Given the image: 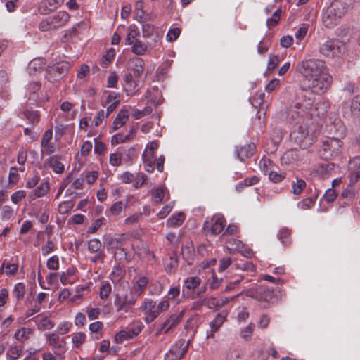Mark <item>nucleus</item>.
Masks as SVG:
<instances>
[{
    "mask_svg": "<svg viewBox=\"0 0 360 360\" xmlns=\"http://www.w3.org/2000/svg\"><path fill=\"white\" fill-rule=\"evenodd\" d=\"M290 231L288 229H283L280 231L279 239L284 245L290 243Z\"/></svg>",
    "mask_w": 360,
    "mask_h": 360,
    "instance_id": "40",
    "label": "nucleus"
},
{
    "mask_svg": "<svg viewBox=\"0 0 360 360\" xmlns=\"http://www.w3.org/2000/svg\"><path fill=\"white\" fill-rule=\"evenodd\" d=\"M201 279L197 276H192L184 281V287L188 290H194L200 285Z\"/></svg>",
    "mask_w": 360,
    "mask_h": 360,
    "instance_id": "27",
    "label": "nucleus"
},
{
    "mask_svg": "<svg viewBox=\"0 0 360 360\" xmlns=\"http://www.w3.org/2000/svg\"><path fill=\"white\" fill-rule=\"evenodd\" d=\"M124 207H125V205H124L122 201H117L111 206L110 212L113 215H118L122 212Z\"/></svg>",
    "mask_w": 360,
    "mask_h": 360,
    "instance_id": "43",
    "label": "nucleus"
},
{
    "mask_svg": "<svg viewBox=\"0 0 360 360\" xmlns=\"http://www.w3.org/2000/svg\"><path fill=\"white\" fill-rule=\"evenodd\" d=\"M134 75L131 73H127L124 77L125 84L129 88L130 91H137L139 87L143 84L144 81H140L136 78L134 79Z\"/></svg>",
    "mask_w": 360,
    "mask_h": 360,
    "instance_id": "17",
    "label": "nucleus"
},
{
    "mask_svg": "<svg viewBox=\"0 0 360 360\" xmlns=\"http://www.w3.org/2000/svg\"><path fill=\"white\" fill-rule=\"evenodd\" d=\"M231 264V259L229 257H223L219 260V271H225Z\"/></svg>",
    "mask_w": 360,
    "mask_h": 360,
    "instance_id": "53",
    "label": "nucleus"
},
{
    "mask_svg": "<svg viewBox=\"0 0 360 360\" xmlns=\"http://www.w3.org/2000/svg\"><path fill=\"white\" fill-rule=\"evenodd\" d=\"M132 63H134L133 72L134 77L139 79L144 70L145 63L143 60L140 58L134 59Z\"/></svg>",
    "mask_w": 360,
    "mask_h": 360,
    "instance_id": "22",
    "label": "nucleus"
},
{
    "mask_svg": "<svg viewBox=\"0 0 360 360\" xmlns=\"http://www.w3.org/2000/svg\"><path fill=\"white\" fill-rule=\"evenodd\" d=\"M21 349L19 347H12L8 351V353H7V355L13 359H16L18 356H20V354H21Z\"/></svg>",
    "mask_w": 360,
    "mask_h": 360,
    "instance_id": "55",
    "label": "nucleus"
},
{
    "mask_svg": "<svg viewBox=\"0 0 360 360\" xmlns=\"http://www.w3.org/2000/svg\"><path fill=\"white\" fill-rule=\"evenodd\" d=\"M112 290L111 285L108 283L103 284L100 288V297L101 299H106L108 297Z\"/></svg>",
    "mask_w": 360,
    "mask_h": 360,
    "instance_id": "44",
    "label": "nucleus"
},
{
    "mask_svg": "<svg viewBox=\"0 0 360 360\" xmlns=\"http://www.w3.org/2000/svg\"><path fill=\"white\" fill-rule=\"evenodd\" d=\"M54 244L51 240H49L46 245L41 247V251L43 255H46L49 254L51 251L54 250Z\"/></svg>",
    "mask_w": 360,
    "mask_h": 360,
    "instance_id": "60",
    "label": "nucleus"
},
{
    "mask_svg": "<svg viewBox=\"0 0 360 360\" xmlns=\"http://www.w3.org/2000/svg\"><path fill=\"white\" fill-rule=\"evenodd\" d=\"M26 119L31 124V128H33L37 124L39 123L40 120V114L39 111H33L26 110L23 112Z\"/></svg>",
    "mask_w": 360,
    "mask_h": 360,
    "instance_id": "23",
    "label": "nucleus"
},
{
    "mask_svg": "<svg viewBox=\"0 0 360 360\" xmlns=\"http://www.w3.org/2000/svg\"><path fill=\"white\" fill-rule=\"evenodd\" d=\"M115 56V49L111 48L110 49L106 54L103 56V63L106 65L109 64L112 61Z\"/></svg>",
    "mask_w": 360,
    "mask_h": 360,
    "instance_id": "59",
    "label": "nucleus"
},
{
    "mask_svg": "<svg viewBox=\"0 0 360 360\" xmlns=\"http://www.w3.org/2000/svg\"><path fill=\"white\" fill-rule=\"evenodd\" d=\"M146 176L143 173H139L136 174L135 179L134 178V186L136 188L141 187L145 183Z\"/></svg>",
    "mask_w": 360,
    "mask_h": 360,
    "instance_id": "46",
    "label": "nucleus"
},
{
    "mask_svg": "<svg viewBox=\"0 0 360 360\" xmlns=\"http://www.w3.org/2000/svg\"><path fill=\"white\" fill-rule=\"evenodd\" d=\"M141 292L135 294L132 290L128 294L123 296L117 295L115 304L117 306L118 311H124L127 312L128 310L135 304L137 297Z\"/></svg>",
    "mask_w": 360,
    "mask_h": 360,
    "instance_id": "10",
    "label": "nucleus"
},
{
    "mask_svg": "<svg viewBox=\"0 0 360 360\" xmlns=\"http://www.w3.org/2000/svg\"><path fill=\"white\" fill-rule=\"evenodd\" d=\"M148 283V280L146 277L140 278L136 282V285L135 286V290L137 291V293L142 292L145 287Z\"/></svg>",
    "mask_w": 360,
    "mask_h": 360,
    "instance_id": "49",
    "label": "nucleus"
},
{
    "mask_svg": "<svg viewBox=\"0 0 360 360\" xmlns=\"http://www.w3.org/2000/svg\"><path fill=\"white\" fill-rule=\"evenodd\" d=\"M147 50V46L141 41L136 39L132 46V51L136 55H143Z\"/></svg>",
    "mask_w": 360,
    "mask_h": 360,
    "instance_id": "29",
    "label": "nucleus"
},
{
    "mask_svg": "<svg viewBox=\"0 0 360 360\" xmlns=\"http://www.w3.org/2000/svg\"><path fill=\"white\" fill-rule=\"evenodd\" d=\"M226 320V316L222 313H219L216 315L213 321L210 323L211 327V333L207 335V338H212L214 333L218 330L223 323Z\"/></svg>",
    "mask_w": 360,
    "mask_h": 360,
    "instance_id": "20",
    "label": "nucleus"
},
{
    "mask_svg": "<svg viewBox=\"0 0 360 360\" xmlns=\"http://www.w3.org/2000/svg\"><path fill=\"white\" fill-rule=\"evenodd\" d=\"M47 267L49 269L51 270H57L59 268V259L58 257L56 255H54L51 257H50L47 260L46 263Z\"/></svg>",
    "mask_w": 360,
    "mask_h": 360,
    "instance_id": "41",
    "label": "nucleus"
},
{
    "mask_svg": "<svg viewBox=\"0 0 360 360\" xmlns=\"http://www.w3.org/2000/svg\"><path fill=\"white\" fill-rule=\"evenodd\" d=\"M281 10L280 8L276 9L274 11L272 16L270 18L267 19V20H266L267 27H269L270 26H276L279 22V20L281 18Z\"/></svg>",
    "mask_w": 360,
    "mask_h": 360,
    "instance_id": "33",
    "label": "nucleus"
},
{
    "mask_svg": "<svg viewBox=\"0 0 360 360\" xmlns=\"http://www.w3.org/2000/svg\"><path fill=\"white\" fill-rule=\"evenodd\" d=\"M86 335L82 332L77 333L72 337V342L75 347L79 348L84 342Z\"/></svg>",
    "mask_w": 360,
    "mask_h": 360,
    "instance_id": "35",
    "label": "nucleus"
},
{
    "mask_svg": "<svg viewBox=\"0 0 360 360\" xmlns=\"http://www.w3.org/2000/svg\"><path fill=\"white\" fill-rule=\"evenodd\" d=\"M226 225V220L224 217H218L212 224L210 231L212 234L217 235L220 233Z\"/></svg>",
    "mask_w": 360,
    "mask_h": 360,
    "instance_id": "24",
    "label": "nucleus"
},
{
    "mask_svg": "<svg viewBox=\"0 0 360 360\" xmlns=\"http://www.w3.org/2000/svg\"><path fill=\"white\" fill-rule=\"evenodd\" d=\"M98 176V173L96 171H92V172H88L85 176L86 182L89 184H94L96 181V180L97 179Z\"/></svg>",
    "mask_w": 360,
    "mask_h": 360,
    "instance_id": "62",
    "label": "nucleus"
},
{
    "mask_svg": "<svg viewBox=\"0 0 360 360\" xmlns=\"http://www.w3.org/2000/svg\"><path fill=\"white\" fill-rule=\"evenodd\" d=\"M115 252H114V258L115 260L121 262L122 261H127V252H126V250L122 248H117L115 249Z\"/></svg>",
    "mask_w": 360,
    "mask_h": 360,
    "instance_id": "38",
    "label": "nucleus"
},
{
    "mask_svg": "<svg viewBox=\"0 0 360 360\" xmlns=\"http://www.w3.org/2000/svg\"><path fill=\"white\" fill-rule=\"evenodd\" d=\"M255 150V145L252 143L245 145L240 149L236 148L235 153L237 158L240 161H245V159L250 158L253 155Z\"/></svg>",
    "mask_w": 360,
    "mask_h": 360,
    "instance_id": "14",
    "label": "nucleus"
},
{
    "mask_svg": "<svg viewBox=\"0 0 360 360\" xmlns=\"http://www.w3.org/2000/svg\"><path fill=\"white\" fill-rule=\"evenodd\" d=\"M246 296L257 300L259 301L269 302L274 297V292L266 285H255L249 289L243 290Z\"/></svg>",
    "mask_w": 360,
    "mask_h": 360,
    "instance_id": "7",
    "label": "nucleus"
},
{
    "mask_svg": "<svg viewBox=\"0 0 360 360\" xmlns=\"http://www.w3.org/2000/svg\"><path fill=\"white\" fill-rule=\"evenodd\" d=\"M190 340H179L165 355V360H179L187 352Z\"/></svg>",
    "mask_w": 360,
    "mask_h": 360,
    "instance_id": "9",
    "label": "nucleus"
},
{
    "mask_svg": "<svg viewBox=\"0 0 360 360\" xmlns=\"http://www.w3.org/2000/svg\"><path fill=\"white\" fill-rule=\"evenodd\" d=\"M319 131L300 126L290 134V138L300 148L306 149L311 146L317 139Z\"/></svg>",
    "mask_w": 360,
    "mask_h": 360,
    "instance_id": "3",
    "label": "nucleus"
},
{
    "mask_svg": "<svg viewBox=\"0 0 360 360\" xmlns=\"http://www.w3.org/2000/svg\"><path fill=\"white\" fill-rule=\"evenodd\" d=\"M69 68L70 63L67 61L49 65L46 70V78L52 83L57 82L67 74Z\"/></svg>",
    "mask_w": 360,
    "mask_h": 360,
    "instance_id": "6",
    "label": "nucleus"
},
{
    "mask_svg": "<svg viewBox=\"0 0 360 360\" xmlns=\"http://www.w3.org/2000/svg\"><path fill=\"white\" fill-rule=\"evenodd\" d=\"M155 30V27L154 25L148 23L143 24L142 25L143 37L145 38H148L151 37L153 34Z\"/></svg>",
    "mask_w": 360,
    "mask_h": 360,
    "instance_id": "37",
    "label": "nucleus"
},
{
    "mask_svg": "<svg viewBox=\"0 0 360 360\" xmlns=\"http://www.w3.org/2000/svg\"><path fill=\"white\" fill-rule=\"evenodd\" d=\"M18 269V265L16 264H5V274L6 275H14Z\"/></svg>",
    "mask_w": 360,
    "mask_h": 360,
    "instance_id": "56",
    "label": "nucleus"
},
{
    "mask_svg": "<svg viewBox=\"0 0 360 360\" xmlns=\"http://www.w3.org/2000/svg\"><path fill=\"white\" fill-rule=\"evenodd\" d=\"M14 295L18 300L23 298L25 295V285L22 283H18L15 285Z\"/></svg>",
    "mask_w": 360,
    "mask_h": 360,
    "instance_id": "39",
    "label": "nucleus"
},
{
    "mask_svg": "<svg viewBox=\"0 0 360 360\" xmlns=\"http://www.w3.org/2000/svg\"><path fill=\"white\" fill-rule=\"evenodd\" d=\"M95 141V146H94V153L98 155H102L105 153L106 150V147L105 144L99 141H97L96 139H94Z\"/></svg>",
    "mask_w": 360,
    "mask_h": 360,
    "instance_id": "52",
    "label": "nucleus"
},
{
    "mask_svg": "<svg viewBox=\"0 0 360 360\" xmlns=\"http://www.w3.org/2000/svg\"><path fill=\"white\" fill-rule=\"evenodd\" d=\"M153 198L156 203H160L165 196V189L162 187L156 188L152 193Z\"/></svg>",
    "mask_w": 360,
    "mask_h": 360,
    "instance_id": "36",
    "label": "nucleus"
},
{
    "mask_svg": "<svg viewBox=\"0 0 360 360\" xmlns=\"http://www.w3.org/2000/svg\"><path fill=\"white\" fill-rule=\"evenodd\" d=\"M307 186L306 182L302 179L297 178L296 181H293L292 184V193L294 195H300L304 188Z\"/></svg>",
    "mask_w": 360,
    "mask_h": 360,
    "instance_id": "28",
    "label": "nucleus"
},
{
    "mask_svg": "<svg viewBox=\"0 0 360 360\" xmlns=\"http://www.w3.org/2000/svg\"><path fill=\"white\" fill-rule=\"evenodd\" d=\"M60 160V156L53 155L49 158L47 164L56 173L62 174L65 170V166Z\"/></svg>",
    "mask_w": 360,
    "mask_h": 360,
    "instance_id": "18",
    "label": "nucleus"
},
{
    "mask_svg": "<svg viewBox=\"0 0 360 360\" xmlns=\"http://www.w3.org/2000/svg\"><path fill=\"white\" fill-rule=\"evenodd\" d=\"M280 83L279 79H271L265 86V89L267 92L273 91Z\"/></svg>",
    "mask_w": 360,
    "mask_h": 360,
    "instance_id": "63",
    "label": "nucleus"
},
{
    "mask_svg": "<svg viewBox=\"0 0 360 360\" xmlns=\"http://www.w3.org/2000/svg\"><path fill=\"white\" fill-rule=\"evenodd\" d=\"M46 60L43 58H36L31 60L28 65L30 74H36L44 68Z\"/></svg>",
    "mask_w": 360,
    "mask_h": 360,
    "instance_id": "19",
    "label": "nucleus"
},
{
    "mask_svg": "<svg viewBox=\"0 0 360 360\" xmlns=\"http://www.w3.org/2000/svg\"><path fill=\"white\" fill-rule=\"evenodd\" d=\"M129 118V112L127 110H120L113 122V129L117 130L123 126Z\"/></svg>",
    "mask_w": 360,
    "mask_h": 360,
    "instance_id": "21",
    "label": "nucleus"
},
{
    "mask_svg": "<svg viewBox=\"0 0 360 360\" xmlns=\"http://www.w3.org/2000/svg\"><path fill=\"white\" fill-rule=\"evenodd\" d=\"M354 0H334L323 15V23L327 28L335 26L352 6Z\"/></svg>",
    "mask_w": 360,
    "mask_h": 360,
    "instance_id": "2",
    "label": "nucleus"
},
{
    "mask_svg": "<svg viewBox=\"0 0 360 360\" xmlns=\"http://www.w3.org/2000/svg\"><path fill=\"white\" fill-rule=\"evenodd\" d=\"M125 137L121 134H117L112 136L111 144L116 146L120 143L126 142Z\"/></svg>",
    "mask_w": 360,
    "mask_h": 360,
    "instance_id": "61",
    "label": "nucleus"
},
{
    "mask_svg": "<svg viewBox=\"0 0 360 360\" xmlns=\"http://www.w3.org/2000/svg\"><path fill=\"white\" fill-rule=\"evenodd\" d=\"M126 240L124 234H121L117 238L108 236L105 238V244L108 249H117L122 248Z\"/></svg>",
    "mask_w": 360,
    "mask_h": 360,
    "instance_id": "16",
    "label": "nucleus"
},
{
    "mask_svg": "<svg viewBox=\"0 0 360 360\" xmlns=\"http://www.w3.org/2000/svg\"><path fill=\"white\" fill-rule=\"evenodd\" d=\"M182 255L184 259H190L193 255V248L189 244L184 245L181 248Z\"/></svg>",
    "mask_w": 360,
    "mask_h": 360,
    "instance_id": "51",
    "label": "nucleus"
},
{
    "mask_svg": "<svg viewBox=\"0 0 360 360\" xmlns=\"http://www.w3.org/2000/svg\"><path fill=\"white\" fill-rule=\"evenodd\" d=\"M92 150V143L86 141L83 143L82 148H81V155L83 156L87 155Z\"/></svg>",
    "mask_w": 360,
    "mask_h": 360,
    "instance_id": "57",
    "label": "nucleus"
},
{
    "mask_svg": "<svg viewBox=\"0 0 360 360\" xmlns=\"http://www.w3.org/2000/svg\"><path fill=\"white\" fill-rule=\"evenodd\" d=\"M341 141L338 138L329 139L323 142L319 154L323 160H330L338 155L341 148Z\"/></svg>",
    "mask_w": 360,
    "mask_h": 360,
    "instance_id": "5",
    "label": "nucleus"
},
{
    "mask_svg": "<svg viewBox=\"0 0 360 360\" xmlns=\"http://www.w3.org/2000/svg\"><path fill=\"white\" fill-rule=\"evenodd\" d=\"M285 177V173H278L276 172H271L269 174L270 181L274 183H279L282 181Z\"/></svg>",
    "mask_w": 360,
    "mask_h": 360,
    "instance_id": "42",
    "label": "nucleus"
},
{
    "mask_svg": "<svg viewBox=\"0 0 360 360\" xmlns=\"http://www.w3.org/2000/svg\"><path fill=\"white\" fill-rule=\"evenodd\" d=\"M259 180V179L256 176H253L250 178H246L236 186V189L240 192L243 189L245 186H250L257 184Z\"/></svg>",
    "mask_w": 360,
    "mask_h": 360,
    "instance_id": "25",
    "label": "nucleus"
},
{
    "mask_svg": "<svg viewBox=\"0 0 360 360\" xmlns=\"http://www.w3.org/2000/svg\"><path fill=\"white\" fill-rule=\"evenodd\" d=\"M184 315V311L179 314H172L162 325L161 330H165V333L169 330L177 326L181 321Z\"/></svg>",
    "mask_w": 360,
    "mask_h": 360,
    "instance_id": "15",
    "label": "nucleus"
},
{
    "mask_svg": "<svg viewBox=\"0 0 360 360\" xmlns=\"http://www.w3.org/2000/svg\"><path fill=\"white\" fill-rule=\"evenodd\" d=\"M326 70V63L321 60L311 58L298 62L295 71L302 77L300 82L301 89L316 95L326 93L333 82L332 77Z\"/></svg>",
    "mask_w": 360,
    "mask_h": 360,
    "instance_id": "1",
    "label": "nucleus"
},
{
    "mask_svg": "<svg viewBox=\"0 0 360 360\" xmlns=\"http://www.w3.org/2000/svg\"><path fill=\"white\" fill-rule=\"evenodd\" d=\"M102 243L98 239H91L88 242V250L90 252H100Z\"/></svg>",
    "mask_w": 360,
    "mask_h": 360,
    "instance_id": "31",
    "label": "nucleus"
},
{
    "mask_svg": "<svg viewBox=\"0 0 360 360\" xmlns=\"http://www.w3.org/2000/svg\"><path fill=\"white\" fill-rule=\"evenodd\" d=\"M343 113L345 117L352 118L354 121L360 120V96H356L350 103L343 106Z\"/></svg>",
    "mask_w": 360,
    "mask_h": 360,
    "instance_id": "11",
    "label": "nucleus"
},
{
    "mask_svg": "<svg viewBox=\"0 0 360 360\" xmlns=\"http://www.w3.org/2000/svg\"><path fill=\"white\" fill-rule=\"evenodd\" d=\"M337 196H338V194H337L335 190H334L333 188H329L326 191V193L323 195V198L326 202H332L335 200Z\"/></svg>",
    "mask_w": 360,
    "mask_h": 360,
    "instance_id": "47",
    "label": "nucleus"
},
{
    "mask_svg": "<svg viewBox=\"0 0 360 360\" xmlns=\"http://www.w3.org/2000/svg\"><path fill=\"white\" fill-rule=\"evenodd\" d=\"M26 196V193L25 191L19 190L15 191L12 195H11V201L17 204L22 199H23Z\"/></svg>",
    "mask_w": 360,
    "mask_h": 360,
    "instance_id": "48",
    "label": "nucleus"
},
{
    "mask_svg": "<svg viewBox=\"0 0 360 360\" xmlns=\"http://www.w3.org/2000/svg\"><path fill=\"white\" fill-rule=\"evenodd\" d=\"M360 181V165L356 171L352 172L350 174V184H355Z\"/></svg>",
    "mask_w": 360,
    "mask_h": 360,
    "instance_id": "64",
    "label": "nucleus"
},
{
    "mask_svg": "<svg viewBox=\"0 0 360 360\" xmlns=\"http://www.w3.org/2000/svg\"><path fill=\"white\" fill-rule=\"evenodd\" d=\"M185 219L184 214L181 212L178 213L169 218L167 220V225L172 227H178L181 225Z\"/></svg>",
    "mask_w": 360,
    "mask_h": 360,
    "instance_id": "26",
    "label": "nucleus"
},
{
    "mask_svg": "<svg viewBox=\"0 0 360 360\" xmlns=\"http://www.w3.org/2000/svg\"><path fill=\"white\" fill-rule=\"evenodd\" d=\"M139 34V32H137L134 29H130L129 32L127 34V37L126 39L127 43L128 44H134V41L136 40V37Z\"/></svg>",
    "mask_w": 360,
    "mask_h": 360,
    "instance_id": "58",
    "label": "nucleus"
},
{
    "mask_svg": "<svg viewBox=\"0 0 360 360\" xmlns=\"http://www.w3.org/2000/svg\"><path fill=\"white\" fill-rule=\"evenodd\" d=\"M181 30L178 27L170 29L167 34V39L169 41H175L179 36Z\"/></svg>",
    "mask_w": 360,
    "mask_h": 360,
    "instance_id": "45",
    "label": "nucleus"
},
{
    "mask_svg": "<svg viewBox=\"0 0 360 360\" xmlns=\"http://www.w3.org/2000/svg\"><path fill=\"white\" fill-rule=\"evenodd\" d=\"M141 329L142 326L140 324H136L129 329L121 330L115 335V341L120 344L122 343L124 340L132 339L134 337L139 335V333L141 331Z\"/></svg>",
    "mask_w": 360,
    "mask_h": 360,
    "instance_id": "12",
    "label": "nucleus"
},
{
    "mask_svg": "<svg viewBox=\"0 0 360 360\" xmlns=\"http://www.w3.org/2000/svg\"><path fill=\"white\" fill-rule=\"evenodd\" d=\"M279 63L278 57L276 55H270L269 58V62L267 65V68L269 70H274Z\"/></svg>",
    "mask_w": 360,
    "mask_h": 360,
    "instance_id": "50",
    "label": "nucleus"
},
{
    "mask_svg": "<svg viewBox=\"0 0 360 360\" xmlns=\"http://www.w3.org/2000/svg\"><path fill=\"white\" fill-rule=\"evenodd\" d=\"M49 189V184L48 182H43L34 191V194L37 198L42 197L47 193Z\"/></svg>",
    "mask_w": 360,
    "mask_h": 360,
    "instance_id": "32",
    "label": "nucleus"
},
{
    "mask_svg": "<svg viewBox=\"0 0 360 360\" xmlns=\"http://www.w3.org/2000/svg\"><path fill=\"white\" fill-rule=\"evenodd\" d=\"M316 196H311L302 200L299 202V206L302 210L310 209L315 203Z\"/></svg>",
    "mask_w": 360,
    "mask_h": 360,
    "instance_id": "34",
    "label": "nucleus"
},
{
    "mask_svg": "<svg viewBox=\"0 0 360 360\" xmlns=\"http://www.w3.org/2000/svg\"><path fill=\"white\" fill-rule=\"evenodd\" d=\"M344 49V44L339 40L330 39L321 45L319 51L325 56L333 57L341 53Z\"/></svg>",
    "mask_w": 360,
    "mask_h": 360,
    "instance_id": "8",
    "label": "nucleus"
},
{
    "mask_svg": "<svg viewBox=\"0 0 360 360\" xmlns=\"http://www.w3.org/2000/svg\"><path fill=\"white\" fill-rule=\"evenodd\" d=\"M70 19V15L66 11H59L57 13L44 19L39 25L41 31L56 29L66 24Z\"/></svg>",
    "mask_w": 360,
    "mask_h": 360,
    "instance_id": "4",
    "label": "nucleus"
},
{
    "mask_svg": "<svg viewBox=\"0 0 360 360\" xmlns=\"http://www.w3.org/2000/svg\"><path fill=\"white\" fill-rule=\"evenodd\" d=\"M110 163L112 166H119L122 163L121 154L115 153L110 155Z\"/></svg>",
    "mask_w": 360,
    "mask_h": 360,
    "instance_id": "54",
    "label": "nucleus"
},
{
    "mask_svg": "<svg viewBox=\"0 0 360 360\" xmlns=\"http://www.w3.org/2000/svg\"><path fill=\"white\" fill-rule=\"evenodd\" d=\"M64 0H42L39 11L42 15H47L60 6Z\"/></svg>",
    "mask_w": 360,
    "mask_h": 360,
    "instance_id": "13",
    "label": "nucleus"
},
{
    "mask_svg": "<svg viewBox=\"0 0 360 360\" xmlns=\"http://www.w3.org/2000/svg\"><path fill=\"white\" fill-rule=\"evenodd\" d=\"M297 158V155L293 150H288L281 158V161L283 165L290 164Z\"/></svg>",
    "mask_w": 360,
    "mask_h": 360,
    "instance_id": "30",
    "label": "nucleus"
}]
</instances>
